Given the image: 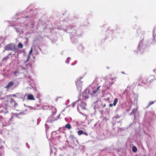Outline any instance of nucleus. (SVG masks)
<instances>
[{"instance_id":"obj_16","label":"nucleus","mask_w":156,"mask_h":156,"mask_svg":"<svg viewBox=\"0 0 156 156\" xmlns=\"http://www.w3.org/2000/svg\"><path fill=\"white\" fill-rule=\"evenodd\" d=\"M153 103H154L153 101L150 102L149 103V104L148 105V106H149L150 105H151L152 104H153Z\"/></svg>"},{"instance_id":"obj_10","label":"nucleus","mask_w":156,"mask_h":156,"mask_svg":"<svg viewBox=\"0 0 156 156\" xmlns=\"http://www.w3.org/2000/svg\"><path fill=\"white\" fill-rule=\"evenodd\" d=\"M100 87V86L98 87L97 88L96 90L93 91V93L94 94H95L97 93V92H98V90H99Z\"/></svg>"},{"instance_id":"obj_9","label":"nucleus","mask_w":156,"mask_h":156,"mask_svg":"<svg viewBox=\"0 0 156 156\" xmlns=\"http://www.w3.org/2000/svg\"><path fill=\"white\" fill-rule=\"evenodd\" d=\"M132 151L134 152H135L137 151V148L136 146H133L132 147Z\"/></svg>"},{"instance_id":"obj_4","label":"nucleus","mask_w":156,"mask_h":156,"mask_svg":"<svg viewBox=\"0 0 156 156\" xmlns=\"http://www.w3.org/2000/svg\"><path fill=\"white\" fill-rule=\"evenodd\" d=\"M14 85L12 81L9 82L7 85L5 87V88L9 89L10 87L13 86Z\"/></svg>"},{"instance_id":"obj_18","label":"nucleus","mask_w":156,"mask_h":156,"mask_svg":"<svg viewBox=\"0 0 156 156\" xmlns=\"http://www.w3.org/2000/svg\"><path fill=\"white\" fill-rule=\"evenodd\" d=\"M2 118V117L1 116H0V119H1Z\"/></svg>"},{"instance_id":"obj_8","label":"nucleus","mask_w":156,"mask_h":156,"mask_svg":"<svg viewBox=\"0 0 156 156\" xmlns=\"http://www.w3.org/2000/svg\"><path fill=\"white\" fill-rule=\"evenodd\" d=\"M118 99L117 98H116L115 99L113 103V105L114 106H115L116 105L118 102Z\"/></svg>"},{"instance_id":"obj_1","label":"nucleus","mask_w":156,"mask_h":156,"mask_svg":"<svg viewBox=\"0 0 156 156\" xmlns=\"http://www.w3.org/2000/svg\"><path fill=\"white\" fill-rule=\"evenodd\" d=\"M15 47L14 45L12 44H7L5 47V49L7 51H13Z\"/></svg>"},{"instance_id":"obj_14","label":"nucleus","mask_w":156,"mask_h":156,"mask_svg":"<svg viewBox=\"0 0 156 156\" xmlns=\"http://www.w3.org/2000/svg\"><path fill=\"white\" fill-rule=\"evenodd\" d=\"M19 73V72L18 71H16L14 72H13V73L14 75L15 76H17V73Z\"/></svg>"},{"instance_id":"obj_12","label":"nucleus","mask_w":156,"mask_h":156,"mask_svg":"<svg viewBox=\"0 0 156 156\" xmlns=\"http://www.w3.org/2000/svg\"><path fill=\"white\" fill-rule=\"evenodd\" d=\"M18 46L19 48H22L23 47V44L21 43H20L19 44Z\"/></svg>"},{"instance_id":"obj_2","label":"nucleus","mask_w":156,"mask_h":156,"mask_svg":"<svg viewBox=\"0 0 156 156\" xmlns=\"http://www.w3.org/2000/svg\"><path fill=\"white\" fill-rule=\"evenodd\" d=\"M82 82L80 79H78L76 82V85L77 87H80L82 85Z\"/></svg>"},{"instance_id":"obj_20","label":"nucleus","mask_w":156,"mask_h":156,"mask_svg":"<svg viewBox=\"0 0 156 156\" xmlns=\"http://www.w3.org/2000/svg\"><path fill=\"white\" fill-rule=\"evenodd\" d=\"M122 73L123 74H124V72H122Z\"/></svg>"},{"instance_id":"obj_11","label":"nucleus","mask_w":156,"mask_h":156,"mask_svg":"<svg viewBox=\"0 0 156 156\" xmlns=\"http://www.w3.org/2000/svg\"><path fill=\"white\" fill-rule=\"evenodd\" d=\"M9 56H7L3 58V60L6 61L8 59H9Z\"/></svg>"},{"instance_id":"obj_19","label":"nucleus","mask_w":156,"mask_h":156,"mask_svg":"<svg viewBox=\"0 0 156 156\" xmlns=\"http://www.w3.org/2000/svg\"><path fill=\"white\" fill-rule=\"evenodd\" d=\"M28 17V16H26V18H27Z\"/></svg>"},{"instance_id":"obj_6","label":"nucleus","mask_w":156,"mask_h":156,"mask_svg":"<svg viewBox=\"0 0 156 156\" xmlns=\"http://www.w3.org/2000/svg\"><path fill=\"white\" fill-rule=\"evenodd\" d=\"M77 133L79 135H80L82 134H84L86 136H87V133L86 132H84L82 130H80L77 132Z\"/></svg>"},{"instance_id":"obj_13","label":"nucleus","mask_w":156,"mask_h":156,"mask_svg":"<svg viewBox=\"0 0 156 156\" xmlns=\"http://www.w3.org/2000/svg\"><path fill=\"white\" fill-rule=\"evenodd\" d=\"M136 110L135 109H133V110H132L131 112V114H133L134 112H136Z\"/></svg>"},{"instance_id":"obj_15","label":"nucleus","mask_w":156,"mask_h":156,"mask_svg":"<svg viewBox=\"0 0 156 156\" xmlns=\"http://www.w3.org/2000/svg\"><path fill=\"white\" fill-rule=\"evenodd\" d=\"M114 118L116 119H117L119 118H120V116L118 115H116L115 116Z\"/></svg>"},{"instance_id":"obj_5","label":"nucleus","mask_w":156,"mask_h":156,"mask_svg":"<svg viewBox=\"0 0 156 156\" xmlns=\"http://www.w3.org/2000/svg\"><path fill=\"white\" fill-rule=\"evenodd\" d=\"M27 99L28 100H35V98L33 95L30 94L27 96Z\"/></svg>"},{"instance_id":"obj_7","label":"nucleus","mask_w":156,"mask_h":156,"mask_svg":"<svg viewBox=\"0 0 156 156\" xmlns=\"http://www.w3.org/2000/svg\"><path fill=\"white\" fill-rule=\"evenodd\" d=\"M65 127L68 129H69L71 128V126L70 124L68 123L66 125Z\"/></svg>"},{"instance_id":"obj_3","label":"nucleus","mask_w":156,"mask_h":156,"mask_svg":"<svg viewBox=\"0 0 156 156\" xmlns=\"http://www.w3.org/2000/svg\"><path fill=\"white\" fill-rule=\"evenodd\" d=\"M32 48H31V50H30V51H29V52L28 53V56L27 57V61L25 62V63L29 61V59L30 58V55L32 54Z\"/></svg>"},{"instance_id":"obj_17","label":"nucleus","mask_w":156,"mask_h":156,"mask_svg":"<svg viewBox=\"0 0 156 156\" xmlns=\"http://www.w3.org/2000/svg\"><path fill=\"white\" fill-rule=\"evenodd\" d=\"M112 104H110L109 105V106H112Z\"/></svg>"},{"instance_id":"obj_21","label":"nucleus","mask_w":156,"mask_h":156,"mask_svg":"<svg viewBox=\"0 0 156 156\" xmlns=\"http://www.w3.org/2000/svg\"><path fill=\"white\" fill-rule=\"evenodd\" d=\"M138 86H140V84H138Z\"/></svg>"}]
</instances>
